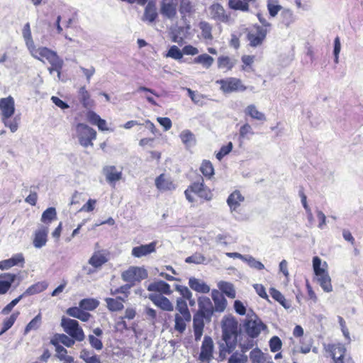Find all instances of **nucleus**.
Listing matches in <instances>:
<instances>
[{
	"label": "nucleus",
	"instance_id": "obj_1",
	"mask_svg": "<svg viewBox=\"0 0 363 363\" xmlns=\"http://www.w3.org/2000/svg\"><path fill=\"white\" fill-rule=\"evenodd\" d=\"M222 340L220 345V356L231 353L236 348L238 337L240 334L238 323L233 316H225L221 321Z\"/></svg>",
	"mask_w": 363,
	"mask_h": 363
},
{
	"label": "nucleus",
	"instance_id": "obj_2",
	"mask_svg": "<svg viewBox=\"0 0 363 363\" xmlns=\"http://www.w3.org/2000/svg\"><path fill=\"white\" fill-rule=\"evenodd\" d=\"M313 267L314 274L316 276L317 281L322 289L327 293L333 291L331 279L328 272L321 267V259L317 256L313 258Z\"/></svg>",
	"mask_w": 363,
	"mask_h": 363
},
{
	"label": "nucleus",
	"instance_id": "obj_3",
	"mask_svg": "<svg viewBox=\"0 0 363 363\" xmlns=\"http://www.w3.org/2000/svg\"><path fill=\"white\" fill-rule=\"evenodd\" d=\"M147 277V271L140 267L131 266L121 273L122 280L128 284H131V288L138 283H140L142 280L145 279Z\"/></svg>",
	"mask_w": 363,
	"mask_h": 363
},
{
	"label": "nucleus",
	"instance_id": "obj_4",
	"mask_svg": "<svg viewBox=\"0 0 363 363\" xmlns=\"http://www.w3.org/2000/svg\"><path fill=\"white\" fill-rule=\"evenodd\" d=\"M77 137L79 144L84 147L93 146L92 140L96 138V132L88 125L79 123L76 125Z\"/></svg>",
	"mask_w": 363,
	"mask_h": 363
},
{
	"label": "nucleus",
	"instance_id": "obj_5",
	"mask_svg": "<svg viewBox=\"0 0 363 363\" xmlns=\"http://www.w3.org/2000/svg\"><path fill=\"white\" fill-rule=\"evenodd\" d=\"M61 326L64 331L75 340L79 342L84 340L85 335L77 320L62 317Z\"/></svg>",
	"mask_w": 363,
	"mask_h": 363
},
{
	"label": "nucleus",
	"instance_id": "obj_6",
	"mask_svg": "<svg viewBox=\"0 0 363 363\" xmlns=\"http://www.w3.org/2000/svg\"><path fill=\"white\" fill-rule=\"evenodd\" d=\"M36 52L42 57L46 58L51 66L55 67V72H57L58 78L60 77L61 69L63 66V60L60 58L57 53L46 47L39 48Z\"/></svg>",
	"mask_w": 363,
	"mask_h": 363
},
{
	"label": "nucleus",
	"instance_id": "obj_7",
	"mask_svg": "<svg viewBox=\"0 0 363 363\" xmlns=\"http://www.w3.org/2000/svg\"><path fill=\"white\" fill-rule=\"evenodd\" d=\"M243 327L247 335L251 338L257 337L262 330L267 329V325L257 316L255 320H246Z\"/></svg>",
	"mask_w": 363,
	"mask_h": 363
},
{
	"label": "nucleus",
	"instance_id": "obj_8",
	"mask_svg": "<svg viewBox=\"0 0 363 363\" xmlns=\"http://www.w3.org/2000/svg\"><path fill=\"white\" fill-rule=\"evenodd\" d=\"M220 85V89L224 93H231L234 91H244L246 86L242 84L240 79L235 77H228L217 81Z\"/></svg>",
	"mask_w": 363,
	"mask_h": 363
},
{
	"label": "nucleus",
	"instance_id": "obj_9",
	"mask_svg": "<svg viewBox=\"0 0 363 363\" xmlns=\"http://www.w3.org/2000/svg\"><path fill=\"white\" fill-rule=\"evenodd\" d=\"M21 282L18 275L13 273H2L0 274V295L6 294L11 286L16 289Z\"/></svg>",
	"mask_w": 363,
	"mask_h": 363
},
{
	"label": "nucleus",
	"instance_id": "obj_10",
	"mask_svg": "<svg viewBox=\"0 0 363 363\" xmlns=\"http://www.w3.org/2000/svg\"><path fill=\"white\" fill-rule=\"evenodd\" d=\"M198 306L199 309L196 313L206 316V321L208 323L211 322L214 311L211 299L206 296L199 297Z\"/></svg>",
	"mask_w": 363,
	"mask_h": 363
},
{
	"label": "nucleus",
	"instance_id": "obj_11",
	"mask_svg": "<svg viewBox=\"0 0 363 363\" xmlns=\"http://www.w3.org/2000/svg\"><path fill=\"white\" fill-rule=\"evenodd\" d=\"M256 29L255 33L250 32L247 33V38L250 42L251 47L256 48L262 44L266 38L268 30L259 25H255Z\"/></svg>",
	"mask_w": 363,
	"mask_h": 363
},
{
	"label": "nucleus",
	"instance_id": "obj_12",
	"mask_svg": "<svg viewBox=\"0 0 363 363\" xmlns=\"http://www.w3.org/2000/svg\"><path fill=\"white\" fill-rule=\"evenodd\" d=\"M1 117L11 118L15 113V101L11 96L0 99Z\"/></svg>",
	"mask_w": 363,
	"mask_h": 363
},
{
	"label": "nucleus",
	"instance_id": "obj_13",
	"mask_svg": "<svg viewBox=\"0 0 363 363\" xmlns=\"http://www.w3.org/2000/svg\"><path fill=\"white\" fill-rule=\"evenodd\" d=\"M213 342L211 337L206 335L203 338L201 352L199 354V359L201 362L209 361L213 357Z\"/></svg>",
	"mask_w": 363,
	"mask_h": 363
},
{
	"label": "nucleus",
	"instance_id": "obj_14",
	"mask_svg": "<svg viewBox=\"0 0 363 363\" xmlns=\"http://www.w3.org/2000/svg\"><path fill=\"white\" fill-rule=\"evenodd\" d=\"M148 298L157 307L165 311H172L174 306L170 301L161 294H149Z\"/></svg>",
	"mask_w": 363,
	"mask_h": 363
},
{
	"label": "nucleus",
	"instance_id": "obj_15",
	"mask_svg": "<svg viewBox=\"0 0 363 363\" xmlns=\"http://www.w3.org/2000/svg\"><path fill=\"white\" fill-rule=\"evenodd\" d=\"M177 6L175 0H162L160 13L164 17L172 19L177 15Z\"/></svg>",
	"mask_w": 363,
	"mask_h": 363
},
{
	"label": "nucleus",
	"instance_id": "obj_16",
	"mask_svg": "<svg viewBox=\"0 0 363 363\" xmlns=\"http://www.w3.org/2000/svg\"><path fill=\"white\" fill-rule=\"evenodd\" d=\"M48 227L41 225L34 234L33 240V246L36 248H41L45 246L48 241Z\"/></svg>",
	"mask_w": 363,
	"mask_h": 363
},
{
	"label": "nucleus",
	"instance_id": "obj_17",
	"mask_svg": "<svg viewBox=\"0 0 363 363\" xmlns=\"http://www.w3.org/2000/svg\"><path fill=\"white\" fill-rule=\"evenodd\" d=\"M327 350L334 360V363H344L343 358L346 352L345 346L342 344L328 345Z\"/></svg>",
	"mask_w": 363,
	"mask_h": 363
},
{
	"label": "nucleus",
	"instance_id": "obj_18",
	"mask_svg": "<svg viewBox=\"0 0 363 363\" xmlns=\"http://www.w3.org/2000/svg\"><path fill=\"white\" fill-rule=\"evenodd\" d=\"M245 201L244 196L242 195L239 190L233 191L227 199V203L231 212L237 211L240 206L241 203Z\"/></svg>",
	"mask_w": 363,
	"mask_h": 363
},
{
	"label": "nucleus",
	"instance_id": "obj_19",
	"mask_svg": "<svg viewBox=\"0 0 363 363\" xmlns=\"http://www.w3.org/2000/svg\"><path fill=\"white\" fill-rule=\"evenodd\" d=\"M102 172L106 177L107 182L111 184H115L122 177V172L117 171L116 167L113 165L105 166Z\"/></svg>",
	"mask_w": 363,
	"mask_h": 363
},
{
	"label": "nucleus",
	"instance_id": "obj_20",
	"mask_svg": "<svg viewBox=\"0 0 363 363\" xmlns=\"http://www.w3.org/2000/svg\"><path fill=\"white\" fill-rule=\"evenodd\" d=\"M156 242H152L147 245H141L133 248L131 255L135 257L140 258L143 256H146L155 251Z\"/></svg>",
	"mask_w": 363,
	"mask_h": 363
},
{
	"label": "nucleus",
	"instance_id": "obj_21",
	"mask_svg": "<svg viewBox=\"0 0 363 363\" xmlns=\"http://www.w3.org/2000/svg\"><path fill=\"white\" fill-rule=\"evenodd\" d=\"M211 18L216 21L227 22L229 19L223 6L218 3L213 4L209 7Z\"/></svg>",
	"mask_w": 363,
	"mask_h": 363
},
{
	"label": "nucleus",
	"instance_id": "obj_22",
	"mask_svg": "<svg viewBox=\"0 0 363 363\" xmlns=\"http://www.w3.org/2000/svg\"><path fill=\"white\" fill-rule=\"evenodd\" d=\"M211 297L215 304L214 311L217 312H223L227 306V300L223 295L217 289H213Z\"/></svg>",
	"mask_w": 363,
	"mask_h": 363
},
{
	"label": "nucleus",
	"instance_id": "obj_23",
	"mask_svg": "<svg viewBox=\"0 0 363 363\" xmlns=\"http://www.w3.org/2000/svg\"><path fill=\"white\" fill-rule=\"evenodd\" d=\"M24 257L23 254L18 253L12 256L10 259L0 261V269L6 270L13 266L24 263Z\"/></svg>",
	"mask_w": 363,
	"mask_h": 363
},
{
	"label": "nucleus",
	"instance_id": "obj_24",
	"mask_svg": "<svg viewBox=\"0 0 363 363\" xmlns=\"http://www.w3.org/2000/svg\"><path fill=\"white\" fill-rule=\"evenodd\" d=\"M147 290L149 291L160 292L166 295H170L172 293L170 289V285L162 280L150 284L147 286Z\"/></svg>",
	"mask_w": 363,
	"mask_h": 363
},
{
	"label": "nucleus",
	"instance_id": "obj_25",
	"mask_svg": "<svg viewBox=\"0 0 363 363\" xmlns=\"http://www.w3.org/2000/svg\"><path fill=\"white\" fill-rule=\"evenodd\" d=\"M244 113L246 116H250L251 118L262 122H264L267 120L265 114L257 108L255 105L250 104L244 110Z\"/></svg>",
	"mask_w": 363,
	"mask_h": 363
},
{
	"label": "nucleus",
	"instance_id": "obj_26",
	"mask_svg": "<svg viewBox=\"0 0 363 363\" xmlns=\"http://www.w3.org/2000/svg\"><path fill=\"white\" fill-rule=\"evenodd\" d=\"M67 314L73 318L79 319L82 321L86 322L89 320L90 313L85 312L80 307H71L67 311Z\"/></svg>",
	"mask_w": 363,
	"mask_h": 363
},
{
	"label": "nucleus",
	"instance_id": "obj_27",
	"mask_svg": "<svg viewBox=\"0 0 363 363\" xmlns=\"http://www.w3.org/2000/svg\"><path fill=\"white\" fill-rule=\"evenodd\" d=\"M125 300L121 296H117L116 298H106L105 301L107 305V308L111 311H121L124 306L123 302Z\"/></svg>",
	"mask_w": 363,
	"mask_h": 363
},
{
	"label": "nucleus",
	"instance_id": "obj_28",
	"mask_svg": "<svg viewBox=\"0 0 363 363\" xmlns=\"http://www.w3.org/2000/svg\"><path fill=\"white\" fill-rule=\"evenodd\" d=\"M189 285L191 289L196 292L207 294L210 291V287L206 283L199 281L195 277L189 279Z\"/></svg>",
	"mask_w": 363,
	"mask_h": 363
},
{
	"label": "nucleus",
	"instance_id": "obj_29",
	"mask_svg": "<svg viewBox=\"0 0 363 363\" xmlns=\"http://www.w3.org/2000/svg\"><path fill=\"white\" fill-rule=\"evenodd\" d=\"M75 340L72 337H69L65 334H55L52 338L50 340V343L52 345H57V343H62L67 347H72L75 341Z\"/></svg>",
	"mask_w": 363,
	"mask_h": 363
},
{
	"label": "nucleus",
	"instance_id": "obj_30",
	"mask_svg": "<svg viewBox=\"0 0 363 363\" xmlns=\"http://www.w3.org/2000/svg\"><path fill=\"white\" fill-rule=\"evenodd\" d=\"M176 310L179 312L186 322H189L191 320V315L184 299L182 298H178L177 299Z\"/></svg>",
	"mask_w": 363,
	"mask_h": 363
},
{
	"label": "nucleus",
	"instance_id": "obj_31",
	"mask_svg": "<svg viewBox=\"0 0 363 363\" xmlns=\"http://www.w3.org/2000/svg\"><path fill=\"white\" fill-rule=\"evenodd\" d=\"M48 287V284L45 281L37 282L29 286L23 293V296H28L40 293L45 290Z\"/></svg>",
	"mask_w": 363,
	"mask_h": 363
},
{
	"label": "nucleus",
	"instance_id": "obj_32",
	"mask_svg": "<svg viewBox=\"0 0 363 363\" xmlns=\"http://www.w3.org/2000/svg\"><path fill=\"white\" fill-rule=\"evenodd\" d=\"M157 16L155 5L152 2H149L145 9L143 20L152 23L156 20Z\"/></svg>",
	"mask_w": 363,
	"mask_h": 363
},
{
	"label": "nucleus",
	"instance_id": "obj_33",
	"mask_svg": "<svg viewBox=\"0 0 363 363\" xmlns=\"http://www.w3.org/2000/svg\"><path fill=\"white\" fill-rule=\"evenodd\" d=\"M219 290L225 294L228 297L234 298L235 297V290L233 284L221 281L218 284Z\"/></svg>",
	"mask_w": 363,
	"mask_h": 363
},
{
	"label": "nucleus",
	"instance_id": "obj_34",
	"mask_svg": "<svg viewBox=\"0 0 363 363\" xmlns=\"http://www.w3.org/2000/svg\"><path fill=\"white\" fill-rule=\"evenodd\" d=\"M179 138L186 147H190L196 144V138L194 133L189 130H183Z\"/></svg>",
	"mask_w": 363,
	"mask_h": 363
},
{
	"label": "nucleus",
	"instance_id": "obj_35",
	"mask_svg": "<svg viewBox=\"0 0 363 363\" xmlns=\"http://www.w3.org/2000/svg\"><path fill=\"white\" fill-rule=\"evenodd\" d=\"M79 99L84 108H89L93 104V101L90 98V94L84 86L79 89Z\"/></svg>",
	"mask_w": 363,
	"mask_h": 363
},
{
	"label": "nucleus",
	"instance_id": "obj_36",
	"mask_svg": "<svg viewBox=\"0 0 363 363\" xmlns=\"http://www.w3.org/2000/svg\"><path fill=\"white\" fill-rule=\"evenodd\" d=\"M41 323L42 315L40 313L27 324L24 330V335H27L30 330H38L40 327Z\"/></svg>",
	"mask_w": 363,
	"mask_h": 363
},
{
	"label": "nucleus",
	"instance_id": "obj_37",
	"mask_svg": "<svg viewBox=\"0 0 363 363\" xmlns=\"http://www.w3.org/2000/svg\"><path fill=\"white\" fill-rule=\"evenodd\" d=\"M19 314L20 313L18 311L14 312L9 318L4 320L2 328L0 331V335L6 333L13 326Z\"/></svg>",
	"mask_w": 363,
	"mask_h": 363
},
{
	"label": "nucleus",
	"instance_id": "obj_38",
	"mask_svg": "<svg viewBox=\"0 0 363 363\" xmlns=\"http://www.w3.org/2000/svg\"><path fill=\"white\" fill-rule=\"evenodd\" d=\"M56 218L57 212L55 208L49 207L43 211L41 216V221L45 224H49Z\"/></svg>",
	"mask_w": 363,
	"mask_h": 363
},
{
	"label": "nucleus",
	"instance_id": "obj_39",
	"mask_svg": "<svg viewBox=\"0 0 363 363\" xmlns=\"http://www.w3.org/2000/svg\"><path fill=\"white\" fill-rule=\"evenodd\" d=\"M213 58L208 54H202L194 58V62L202 65L205 68L208 69L213 63Z\"/></svg>",
	"mask_w": 363,
	"mask_h": 363
},
{
	"label": "nucleus",
	"instance_id": "obj_40",
	"mask_svg": "<svg viewBox=\"0 0 363 363\" xmlns=\"http://www.w3.org/2000/svg\"><path fill=\"white\" fill-rule=\"evenodd\" d=\"M19 121V116H15L13 119H11V118H1L2 123L6 127L9 128L12 133H15L18 130Z\"/></svg>",
	"mask_w": 363,
	"mask_h": 363
},
{
	"label": "nucleus",
	"instance_id": "obj_41",
	"mask_svg": "<svg viewBox=\"0 0 363 363\" xmlns=\"http://www.w3.org/2000/svg\"><path fill=\"white\" fill-rule=\"evenodd\" d=\"M280 18L281 22L287 27L294 23L295 20L293 12L290 9H284L281 11Z\"/></svg>",
	"mask_w": 363,
	"mask_h": 363
},
{
	"label": "nucleus",
	"instance_id": "obj_42",
	"mask_svg": "<svg viewBox=\"0 0 363 363\" xmlns=\"http://www.w3.org/2000/svg\"><path fill=\"white\" fill-rule=\"evenodd\" d=\"M185 262L189 264L194 263L196 264H207L208 263V261L202 254L196 252L192 255L187 257L185 259Z\"/></svg>",
	"mask_w": 363,
	"mask_h": 363
},
{
	"label": "nucleus",
	"instance_id": "obj_43",
	"mask_svg": "<svg viewBox=\"0 0 363 363\" xmlns=\"http://www.w3.org/2000/svg\"><path fill=\"white\" fill-rule=\"evenodd\" d=\"M199 28L201 30V34L204 39L211 40L213 35L211 33L212 26L206 21H201L199 24Z\"/></svg>",
	"mask_w": 363,
	"mask_h": 363
},
{
	"label": "nucleus",
	"instance_id": "obj_44",
	"mask_svg": "<svg viewBox=\"0 0 363 363\" xmlns=\"http://www.w3.org/2000/svg\"><path fill=\"white\" fill-rule=\"evenodd\" d=\"M229 7L235 11H248L249 5L242 0H229Z\"/></svg>",
	"mask_w": 363,
	"mask_h": 363
},
{
	"label": "nucleus",
	"instance_id": "obj_45",
	"mask_svg": "<svg viewBox=\"0 0 363 363\" xmlns=\"http://www.w3.org/2000/svg\"><path fill=\"white\" fill-rule=\"evenodd\" d=\"M98 305V301L93 298H84L79 302V307L86 311H93L97 308Z\"/></svg>",
	"mask_w": 363,
	"mask_h": 363
},
{
	"label": "nucleus",
	"instance_id": "obj_46",
	"mask_svg": "<svg viewBox=\"0 0 363 363\" xmlns=\"http://www.w3.org/2000/svg\"><path fill=\"white\" fill-rule=\"evenodd\" d=\"M107 262V259L103 255H93L89 260V264L95 268L101 267Z\"/></svg>",
	"mask_w": 363,
	"mask_h": 363
},
{
	"label": "nucleus",
	"instance_id": "obj_47",
	"mask_svg": "<svg viewBox=\"0 0 363 363\" xmlns=\"http://www.w3.org/2000/svg\"><path fill=\"white\" fill-rule=\"evenodd\" d=\"M250 359L252 363H264V353L258 347L253 349L250 353Z\"/></svg>",
	"mask_w": 363,
	"mask_h": 363
},
{
	"label": "nucleus",
	"instance_id": "obj_48",
	"mask_svg": "<svg viewBox=\"0 0 363 363\" xmlns=\"http://www.w3.org/2000/svg\"><path fill=\"white\" fill-rule=\"evenodd\" d=\"M235 65V61L232 60L228 56H220L218 58V66L219 68L226 67L230 70Z\"/></svg>",
	"mask_w": 363,
	"mask_h": 363
},
{
	"label": "nucleus",
	"instance_id": "obj_49",
	"mask_svg": "<svg viewBox=\"0 0 363 363\" xmlns=\"http://www.w3.org/2000/svg\"><path fill=\"white\" fill-rule=\"evenodd\" d=\"M155 185L160 190H169L172 186V183L165 179L164 174H160L155 179Z\"/></svg>",
	"mask_w": 363,
	"mask_h": 363
},
{
	"label": "nucleus",
	"instance_id": "obj_50",
	"mask_svg": "<svg viewBox=\"0 0 363 363\" xmlns=\"http://www.w3.org/2000/svg\"><path fill=\"white\" fill-rule=\"evenodd\" d=\"M200 170L202 174L207 177H211L214 174V169L213 164L208 160L203 161L200 167Z\"/></svg>",
	"mask_w": 363,
	"mask_h": 363
},
{
	"label": "nucleus",
	"instance_id": "obj_51",
	"mask_svg": "<svg viewBox=\"0 0 363 363\" xmlns=\"http://www.w3.org/2000/svg\"><path fill=\"white\" fill-rule=\"evenodd\" d=\"M174 329L180 333H184L186 327V321L184 318L180 314L177 313L174 316Z\"/></svg>",
	"mask_w": 363,
	"mask_h": 363
},
{
	"label": "nucleus",
	"instance_id": "obj_52",
	"mask_svg": "<svg viewBox=\"0 0 363 363\" xmlns=\"http://www.w3.org/2000/svg\"><path fill=\"white\" fill-rule=\"evenodd\" d=\"M165 57H171L176 60H180L183 57V52L177 45H172L165 55Z\"/></svg>",
	"mask_w": 363,
	"mask_h": 363
},
{
	"label": "nucleus",
	"instance_id": "obj_53",
	"mask_svg": "<svg viewBox=\"0 0 363 363\" xmlns=\"http://www.w3.org/2000/svg\"><path fill=\"white\" fill-rule=\"evenodd\" d=\"M179 11L182 17L191 13L193 11L191 1L189 0H181Z\"/></svg>",
	"mask_w": 363,
	"mask_h": 363
},
{
	"label": "nucleus",
	"instance_id": "obj_54",
	"mask_svg": "<svg viewBox=\"0 0 363 363\" xmlns=\"http://www.w3.org/2000/svg\"><path fill=\"white\" fill-rule=\"evenodd\" d=\"M243 262L247 263L251 268H254L257 270L264 269V265L261 262L256 260L255 258L251 255H246L245 259H244Z\"/></svg>",
	"mask_w": 363,
	"mask_h": 363
},
{
	"label": "nucleus",
	"instance_id": "obj_55",
	"mask_svg": "<svg viewBox=\"0 0 363 363\" xmlns=\"http://www.w3.org/2000/svg\"><path fill=\"white\" fill-rule=\"evenodd\" d=\"M206 320V316L195 313L193 317V328L194 330H203Z\"/></svg>",
	"mask_w": 363,
	"mask_h": 363
},
{
	"label": "nucleus",
	"instance_id": "obj_56",
	"mask_svg": "<svg viewBox=\"0 0 363 363\" xmlns=\"http://www.w3.org/2000/svg\"><path fill=\"white\" fill-rule=\"evenodd\" d=\"M271 352H276L279 351L282 347V342L278 336H273L269 342Z\"/></svg>",
	"mask_w": 363,
	"mask_h": 363
},
{
	"label": "nucleus",
	"instance_id": "obj_57",
	"mask_svg": "<svg viewBox=\"0 0 363 363\" xmlns=\"http://www.w3.org/2000/svg\"><path fill=\"white\" fill-rule=\"evenodd\" d=\"M131 289V284H128L127 283L116 289H111V294L114 296L118 294H123L125 295L123 298H127L130 294V289Z\"/></svg>",
	"mask_w": 363,
	"mask_h": 363
},
{
	"label": "nucleus",
	"instance_id": "obj_58",
	"mask_svg": "<svg viewBox=\"0 0 363 363\" xmlns=\"http://www.w3.org/2000/svg\"><path fill=\"white\" fill-rule=\"evenodd\" d=\"M255 133L251 127V125L246 123L242 125L239 130V138L240 139H245L247 138V135H254Z\"/></svg>",
	"mask_w": 363,
	"mask_h": 363
},
{
	"label": "nucleus",
	"instance_id": "obj_59",
	"mask_svg": "<svg viewBox=\"0 0 363 363\" xmlns=\"http://www.w3.org/2000/svg\"><path fill=\"white\" fill-rule=\"evenodd\" d=\"M233 149V143L229 142L228 145L220 147L219 152L216 154V158L220 161L225 155L229 154Z\"/></svg>",
	"mask_w": 363,
	"mask_h": 363
},
{
	"label": "nucleus",
	"instance_id": "obj_60",
	"mask_svg": "<svg viewBox=\"0 0 363 363\" xmlns=\"http://www.w3.org/2000/svg\"><path fill=\"white\" fill-rule=\"evenodd\" d=\"M89 342L92 348L96 350H101L103 348V342L102 341L95 337L94 335H89L88 336Z\"/></svg>",
	"mask_w": 363,
	"mask_h": 363
},
{
	"label": "nucleus",
	"instance_id": "obj_61",
	"mask_svg": "<svg viewBox=\"0 0 363 363\" xmlns=\"http://www.w3.org/2000/svg\"><path fill=\"white\" fill-rule=\"evenodd\" d=\"M247 357L245 354H239L238 352L233 353L228 359V363H246Z\"/></svg>",
	"mask_w": 363,
	"mask_h": 363
},
{
	"label": "nucleus",
	"instance_id": "obj_62",
	"mask_svg": "<svg viewBox=\"0 0 363 363\" xmlns=\"http://www.w3.org/2000/svg\"><path fill=\"white\" fill-rule=\"evenodd\" d=\"M175 289L184 298H190L192 296L191 291L185 286L176 284Z\"/></svg>",
	"mask_w": 363,
	"mask_h": 363
},
{
	"label": "nucleus",
	"instance_id": "obj_63",
	"mask_svg": "<svg viewBox=\"0 0 363 363\" xmlns=\"http://www.w3.org/2000/svg\"><path fill=\"white\" fill-rule=\"evenodd\" d=\"M203 186V178H200L199 181L194 182L191 185H190L188 187V189L191 190V192L198 194V193L201 191Z\"/></svg>",
	"mask_w": 363,
	"mask_h": 363
},
{
	"label": "nucleus",
	"instance_id": "obj_64",
	"mask_svg": "<svg viewBox=\"0 0 363 363\" xmlns=\"http://www.w3.org/2000/svg\"><path fill=\"white\" fill-rule=\"evenodd\" d=\"M267 6L269 13L272 17H275L282 10L281 6L275 4H267Z\"/></svg>",
	"mask_w": 363,
	"mask_h": 363
}]
</instances>
